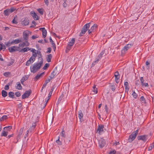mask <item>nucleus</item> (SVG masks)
I'll return each instance as SVG.
<instances>
[{"mask_svg":"<svg viewBox=\"0 0 154 154\" xmlns=\"http://www.w3.org/2000/svg\"><path fill=\"white\" fill-rule=\"evenodd\" d=\"M49 64L48 63H46L44 66L43 68V69L44 70H46L49 67Z\"/></svg>","mask_w":154,"mask_h":154,"instance_id":"41","label":"nucleus"},{"mask_svg":"<svg viewBox=\"0 0 154 154\" xmlns=\"http://www.w3.org/2000/svg\"><path fill=\"white\" fill-rule=\"evenodd\" d=\"M133 45V42H132L130 44H127V45H126V46H127L128 47V48H129H129H130Z\"/></svg>","mask_w":154,"mask_h":154,"instance_id":"48","label":"nucleus"},{"mask_svg":"<svg viewBox=\"0 0 154 154\" xmlns=\"http://www.w3.org/2000/svg\"><path fill=\"white\" fill-rule=\"evenodd\" d=\"M140 82L139 80H136L135 82V84L137 86H138L140 84Z\"/></svg>","mask_w":154,"mask_h":154,"instance_id":"64","label":"nucleus"},{"mask_svg":"<svg viewBox=\"0 0 154 154\" xmlns=\"http://www.w3.org/2000/svg\"><path fill=\"white\" fill-rule=\"evenodd\" d=\"M39 30L41 31L42 32L43 38H45L46 37L47 35L46 30L45 29L44 27L40 28H39Z\"/></svg>","mask_w":154,"mask_h":154,"instance_id":"17","label":"nucleus"},{"mask_svg":"<svg viewBox=\"0 0 154 154\" xmlns=\"http://www.w3.org/2000/svg\"><path fill=\"white\" fill-rule=\"evenodd\" d=\"M109 154H117V153L116 151L115 150H114L110 151Z\"/></svg>","mask_w":154,"mask_h":154,"instance_id":"53","label":"nucleus"},{"mask_svg":"<svg viewBox=\"0 0 154 154\" xmlns=\"http://www.w3.org/2000/svg\"><path fill=\"white\" fill-rule=\"evenodd\" d=\"M31 93L32 91L30 89L26 91L24 94L22 95V99H23L28 98Z\"/></svg>","mask_w":154,"mask_h":154,"instance_id":"7","label":"nucleus"},{"mask_svg":"<svg viewBox=\"0 0 154 154\" xmlns=\"http://www.w3.org/2000/svg\"><path fill=\"white\" fill-rule=\"evenodd\" d=\"M83 115L82 113V112L81 110H80L79 112L78 113V117L80 119H82L83 117Z\"/></svg>","mask_w":154,"mask_h":154,"instance_id":"32","label":"nucleus"},{"mask_svg":"<svg viewBox=\"0 0 154 154\" xmlns=\"http://www.w3.org/2000/svg\"><path fill=\"white\" fill-rule=\"evenodd\" d=\"M50 82V80H48V79L46 80L44 82V84L42 85V88H45L47 84Z\"/></svg>","mask_w":154,"mask_h":154,"instance_id":"31","label":"nucleus"},{"mask_svg":"<svg viewBox=\"0 0 154 154\" xmlns=\"http://www.w3.org/2000/svg\"><path fill=\"white\" fill-rule=\"evenodd\" d=\"M67 0H64V3L63 4V6L64 8H66L67 6V4L66 2H67Z\"/></svg>","mask_w":154,"mask_h":154,"instance_id":"47","label":"nucleus"},{"mask_svg":"<svg viewBox=\"0 0 154 154\" xmlns=\"http://www.w3.org/2000/svg\"><path fill=\"white\" fill-rule=\"evenodd\" d=\"M114 76L115 77V82L116 83L118 84L119 82V79L120 77V75L118 71H116L114 73Z\"/></svg>","mask_w":154,"mask_h":154,"instance_id":"13","label":"nucleus"},{"mask_svg":"<svg viewBox=\"0 0 154 154\" xmlns=\"http://www.w3.org/2000/svg\"><path fill=\"white\" fill-rule=\"evenodd\" d=\"M92 90L94 92L95 94H97L98 92L97 89L96 88V86L94 85L93 87Z\"/></svg>","mask_w":154,"mask_h":154,"instance_id":"43","label":"nucleus"},{"mask_svg":"<svg viewBox=\"0 0 154 154\" xmlns=\"http://www.w3.org/2000/svg\"><path fill=\"white\" fill-rule=\"evenodd\" d=\"M2 94L3 97H5L8 95V93L5 91L2 90Z\"/></svg>","mask_w":154,"mask_h":154,"instance_id":"26","label":"nucleus"},{"mask_svg":"<svg viewBox=\"0 0 154 154\" xmlns=\"http://www.w3.org/2000/svg\"><path fill=\"white\" fill-rule=\"evenodd\" d=\"M8 96L10 98H14V93L13 92L10 91L8 93Z\"/></svg>","mask_w":154,"mask_h":154,"instance_id":"27","label":"nucleus"},{"mask_svg":"<svg viewBox=\"0 0 154 154\" xmlns=\"http://www.w3.org/2000/svg\"><path fill=\"white\" fill-rule=\"evenodd\" d=\"M27 51L26 48H23L19 51V52H25Z\"/></svg>","mask_w":154,"mask_h":154,"instance_id":"46","label":"nucleus"},{"mask_svg":"<svg viewBox=\"0 0 154 154\" xmlns=\"http://www.w3.org/2000/svg\"><path fill=\"white\" fill-rule=\"evenodd\" d=\"M11 74V72H6L3 73V75L5 77H8V75Z\"/></svg>","mask_w":154,"mask_h":154,"instance_id":"44","label":"nucleus"},{"mask_svg":"<svg viewBox=\"0 0 154 154\" xmlns=\"http://www.w3.org/2000/svg\"><path fill=\"white\" fill-rule=\"evenodd\" d=\"M30 14L35 20H38L39 17L34 11H31L30 12Z\"/></svg>","mask_w":154,"mask_h":154,"instance_id":"16","label":"nucleus"},{"mask_svg":"<svg viewBox=\"0 0 154 154\" xmlns=\"http://www.w3.org/2000/svg\"><path fill=\"white\" fill-rule=\"evenodd\" d=\"M50 39V42L51 43V44L52 45V46L56 45L55 44L54 41L52 39Z\"/></svg>","mask_w":154,"mask_h":154,"instance_id":"50","label":"nucleus"},{"mask_svg":"<svg viewBox=\"0 0 154 154\" xmlns=\"http://www.w3.org/2000/svg\"><path fill=\"white\" fill-rule=\"evenodd\" d=\"M52 35L54 36V38H60V37L59 36L57 35L54 33L52 34Z\"/></svg>","mask_w":154,"mask_h":154,"instance_id":"58","label":"nucleus"},{"mask_svg":"<svg viewBox=\"0 0 154 154\" xmlns=\"http://www.w3.org/2000/svg\"><path fill=\"white\" fill-rule=\"evenodd\" d=\"M14 61L15 60L14 59H11L10 62L8 63V64H7V66H11L14 62Z\"/></svg>","mask_w":154,"mask_h":154,"instance_id":"34","label":"nucleus"},{"mask_svg":"<svg viewBox=\"0 0 154 154\" xmlns=\"http://www.w3.org/2000/svg\"><path fill=\"white\" fill-rule=\"evenodd\" d=\"M91 25V22H89L85 25L82 28L79 35L80 36H83L88 30L89 36L94 37L95 36V32L97 28L98 25L96 24H94L91 27L90 29H89L90 26Z\"/></svg>","mask_w":154,"mask_h":154,"instance_id":"1","label":"nucleus"},{"mask_svg":"<svg viewBox=\"0 0 154 154\" xmlns=\"http://www.w3.org/2000/svg\"><path fill=\"white\" fill-rule=\"evenodd\" d=\"M29 20L27 18H25L24 20L22 22V24L24 26H26L28 25L29 23Z\"/></svg>","mask_w":154,"mask_h":154,"instance_id":"19","label":"nucleus"},{"mask_svg":"<svg viewBox=\"0 0 154 154\" xmlns=\"http://www.w3.org/2000/svg\"><path fill=\"white\" fill-rule=\"evenodd\" d=\"M52 55L51 54H49L47 55V57L46 58V60L49 62L51 61V59L52 58Z\"/></svg>","mask_w":154,"mask_h":154,"instance_id":"25","label":"nucleus"},{"mask_svg":"<svg viewBox=\"0 0 154 154\" xmlns=\"http://www.w3.org/2000/svg\"><path fill=\"white\" fill-rule=\"evenodd\" d=\"M154 147V145H152V144H151L148 147V150H151Z\"/></svg>","mask_w":154,"mask_h":154,"instance_id":"49","label":"nucleus"},{"mask_svg":"<svg viewBox=\"0 0 154 154\" xmlns=\"http://www.w3.org/2000/svg\"><path fill=\"white\" fill-rule=\"evenodd\" d=\"M99 146L101 148H103L105 145V141L104 139H100L99 140Z\"/></svg>","mask_w":154,"mask_h":154,"instance_id":"14","label":"nucleus"},{"mask_svg":"<svg viewBox=\"0 0 154 154\" xmlns=\"http://www.w3.org/2000/svg\"><path fill=\"white\" fill-rule=\"evenodd\" d=\"M43 63V58L41 59V60L40 61L39 63H37L35 64L32 67L30 66V71L31 72L33 73H35L41 67Z\"/></svg>","mask_w":154,"mask_h":154,"instance_id":"2","label":"nucleus"},{"mask_svg":"<svg viewBox=\"0 0 154 154\" xmlns=\"http://www.w3.org/2000/svg\"><path fill=\"white\" fill-rule=\"evenodd\" d=\"M140 79L141 83V85H142L143 84V82L144 81V80L143 77H141L140 78Z\"/></svg>","mask_w":154,"mask_h":154,"instance_id":"63","label":"nucleus"},{"mask_svg":"<svg viewBox=\"0 0 154 154\" xmlns=\"http://www.w3.org/2000/svg\"><path fill=\"white\" fill-rule=\"evenodd\" d=\"M139 130V129H137V130L132 132L131 134L129 135L128 139L129 142H131L134 140L138 134Z\"/></svg>","mask_w":154,"mask_h":154,"instance_id":"4","label":"nucleus"},{"mask_svg":"<svg viewBox=\"0 0 154 154\" xmlns=\"http://www.w3.org/2000/svg\"><path fill=\"white\" fill-rule=\"evenodd\" d=\"M140 100L142 102V104H146V102L143 96H142L140 98Z\"/></svg>","mask_w":154,"mask_h":154,"instance_id":"24","label":"nucleus"},{"mask_svg":"<svg viewBox=\"0 0 154 154\" xmlns=\"http://www.w3.org/2000/svg\"><path fill=\"white\" fill-rule=\"evenodd\" d=\"M60 135L62 137H65V132L63 130L60 133Z\"/></svg>","mask_w":154,"mask_h":154,"instance_id":"51","label":"nucleus"},{"mask_svg":"<svg viewBox=\"0 0 154 154\" xmlns=\"http://www.w3.org/2000/svg\"><path fill=\"white\" fill-rule=\"evenodd\" d=\"M25 40V41L22 43H20L18 47H23L25 46H28L29 45V44L28 42V39H24Z\"/></svg>","mask_w":154,"mask_h":154,"instance_id":"12","label":"nucleus"},{"mask_svg":"<svg viewBox=\"0 0 154 154\" xmlns=\"http://www.w3.org/2000/svg\"><path fill=\"white\" fill-rule=\"evenodd\" d=\"M16 10V8L14 7H11L10 9H6L4 11L3 14L6 16H8Z\"/></svg>","mask_w":154,"mask_h":154,"instance_id":"6","label":"nucleus"},{"mask_svg":"<svg viewBox=\"0 0 154 154\" xmlns=\"http://www.w3.org/2000/svg\"><path fill=\"white\" fill-rule=\"evenodd\" d=\"M5 49V46L2 43L0 44V51L3 49L4 50Z\"/></svg>","mask_w":154,"mask_h":154,"instance_id":"36","label":"nucleus"},{"mask_svg":"<svg viewBox=\"0 0 154 154\" xmlns=\"http://www.w3.org/2000/svg\"><path fill=\"white\" fill-rule=\"evenodd\" d=\"M124 86H125V91L126 92H128L129 88L128 86V82H125L124 83Z\"/></svg>","mask_w":154,"mask_h":154,"instance_id":"20","label":"nucleus"},{"mask_svg":"<svg viewBox=\"0 0 154 154\" xmlns=\"http://www.w3.org/2000/svg\"><path fill=\"white\" fill-rule=\"evenodd\" d=\"M29 75H25L20 80L21 83L23 85L24 82L27 80L28 79Z\"/></svg>","mask_w":154,"mask_h":154,"instance_id":"18","label":"nucleus"},{"mask_svg":"<svg viewBox=\"0 0 154 154\" xmlns=\"http://www.w3.org/2000/svg\"><path fill=\"white\" fill-rule=\"evenodd\" d=\"M105 110H106V113H109V112H108L109 108L107 107V106L106 105H105Z\"/></svg>","mask_w":154,"mask_h":154,"instance_id":"60","label":"nucleus"},{"mask_svg":"<svg viewBox=\"0 0 154 154\" xmlns=\"http://www.w3.org/2000/svg\"><path fill=\"white\" fill-rule=\"evenodd\" d=\"M51 48H47V51L46 52L47 53L49 54L51 53Z\"/></svg>","mask_w":154,"mask_h":154,"instance_id":"54","label":"nucleus"},{"mask_svg":"<svg viewBox=\"0 0 154 154\" xmlns=\"http://www.w3.org/2000/svg\"><path fill=\"white\" fill-rule=\"evenodd\" d=\"M36 125V122L33 123L32 126L29 128L28 130L27 131V134L29 132L31 133L33 132L35 130Z\"/></svg>","mask_w":154,"mask_h":154,"instance_id":"11","label":"nucleus"},{"mask_svg":"<svg viewBox=\"0 0 154 154\" xmlns=\"http://www.w3.org/2000/svg\"><path fill=\"white\" fill-rule=\"evenodd\" d=\"M56 142L59 145L61 144V142L60 141V137H58V140H56Z\"/></svg>","mask_w":154,"mask_h":154,"instance_id":"59","label":"nucleus"},{"mask_svg":"<svg viewBox=\"0 0 154 154\" xmlns=\"http://www.w3.org/2000/svg\"><path fill=\"white\" fill-rule=\"evenodd\" d=\"M31 63V62L30 61V60H29L26 62V66H29Z\"/></svg>","mask_w":154,"mask_h":154,"instance_id":"61","label":"nucleus"},{"mask_svg":"<svg viewBox=\"0 0 154 154\" xmlns=\"http://www.w3.org/2000/svg\"><path fill=\"white\" fill-rule=\"evenodd\" d=\"M32 23L34 24L33 25H32L30 27H35L36 26V22H35L33 20L32 22Z\"/></svg>","mask_w":154,"mask_h":154,"instance_id":"56","label":"nucleus"},{"mask_svg":"<svg viewBox=\"0 0 154 154\" xmlns=\"http://www.w3.org/2000/svg\"><path fill=\"white\" fill-rule=\"evenodd\" d=\"M8 118V116L6 115L3 116L2 117L0 118V121H2L5 119Z\"/></svg>","mask_w":154,"mask_h":154,"instance_id":"35","label":"nucleus"},{"mask_svg":"<svg viewBox=\"0 0 154 154\" xmlns=\"http://www.w3.org/2000/svg\"><path fill=\"white\" fill-rule=\"evenodd\" d=\"M75 39H71L68 42L65 51L66 53H68L72 49V47L75 43Z\"/></svg>","mask_w":154,"mask_h":154,"instance_id":"3","label":"nucleus"},{"mask_svg":"<svg viewBox=\"0 0 154 154\" xmlns=\"http://www.w3.org/2000/svg\"><path fill=\"white\" fill-rule=\"evenodd\" d=\"M12 128V127L11 126H8L4 127L3 128L5 131H10V130Z\"/></svg>","mask_w":154,"mask_h":154,"instance_id":"28","label":"nucleus"},{"mask_svg":"<svg viewBox=\"0 0 154 154\" xmlns=\"http://www.w3.org/2000/svg\"><path fill=\"white\" fill-rule=\"evenodd\" d=\"M15 95L17 97H19L20 96L21 94L19 91L15 93Z\"/></svg>","mask_w":154,"mask_h":154,"instance_id":"55","label":"nucleus"},{"mask_svg":"<svg viewBox=\"0 0 154 154\" xmlns=\"http://www.w3.org/2000/svg\"><path fill=\"white\" fill-rule=\"evenodd\" d=\"M37 54H38V57L39 58H41V59L42 58V55L41 53V52L40 51H37Z\"/></svg>","mask_w":154,"mask_h":154,"instance_id":"42","label":"nucleus"},{"mask_svg":"<svg viewBox=\"0 0 154 154\" xmlns=\"http://www.w3.org/2000/svg\"><path fill=\"white\" fill-rule=\"evenodd\" d=\"M104 125H100L98 126V128L97 130V132H98L99 134H101L102 132H104L103 128Z\"/></svg>","mask_w":154,"mask_h":154,"instance_id":"15","label":"nucleus"},{"mask_svg":"<svg viewBox=\"0 0 154 154\" xmlns=\"http://www.w3.org/2000/svg\"><path fill=\"white\" fill-rule=\"evenodd\" d=\"M4 130L2 131L1 134V136L6 137L7 136V133Z\"/></svg>","mask_w":154,"mask_h":154,"instance_id":"39","label":"nucleus"},{"mask_svg":"<svg viewBox=\"0 0 154 154\" xmlns=\"http://www.w3.org/2000/svg\"><path fill=\"white\" fill-rule=\"evenodd\" d=\"M129 49L126 45L125 46L121 51V54H124Z\"/></svg>","mask_w":154,"mask_h":154,"instance_id":"22","label":"nucleus"},{"mask_svg":"<svg viewBox=\"0 0 154 154\" xmlns=\"http://www.w3.org/2000/svg\"><path fill=\"white\" fill-rule=\"evenodd\" d=\"M133 91V92L132 94V95L134 98H137L138 96L137 94L134 91Z\"/></svg>","mask_w":154,"mask_h":154,"instance_id":"40","label":"nucleus"},{"mask_svg":"<svg viewBox=\"0 0 154 154\" xmlns=\"http://www.w3.org/2000/svg\"><path fill=\"white\" fill-rule=\"evenodd\" d=\"M20 49V48L19 47L14 46L12 47L9 48H8V50L10 52H13L16 51H19Z\"/></svg>","mask_w":154,"mask_h":154,"instance_id":"9","label":"nucleus"},{"mask_svg":"<svg viewBox=\"0 0 154 154\" xmlns=\"http://www.w3.org/2000/svg\"><path fill=\"white\" fill-rule=\"evenodd\" d=\"M57 72V68H55L53 71L52 72L51 74V76L54 77V76L56 75Z\"/></svg>","mask_w":154,"mask_h":154,"instance_id":"21","label":"nucleus"},{"mask_svg":"<svg viewBox=\"0 0 154 154\" xmlns=\"http://www.w3.org/2000/svg\"><path fill=\"white\" fill-rule=\"evenodd\" d=\"M31 35V32L29 31H25L23 33V38H28L29 36Z\"/></svg>","mask_w":154,"mask_h":154,"instance_id":"10","label":"nucleus"},{"mask_svg":"<svg viewBox=\"0 0 154 154\" xmlns=\"http://www.w3.org/2000/svg\"><path fill=\"white\" fill-rule=\"evenodd\" d=\"M111 89L112 90L114 91L116 90V87H115V85H112L111 86Z\"/></svg>","mask_w":154,"mask_h":154,"instance_id":"52","label":"nucleus"},{"mask_svg":"<svg viewBox=\"0 0 154 154\" xmlns=\"http://www.w3.org/2000/svg\"><path fill=\"white\" fill-rule=\"evenodd\" d=\"M37 52L36 53L35 52L34 53H33L32 57L35 58L37 56Z\"/></svg>","mask_w":154,"mask_h":154,"instance_id":"62","label":"nucleus"},{"mask_svg":"<svg viewBox=\"0 0 154 154\" xmlns=\"http://www.w3.org/2000/svg\"><path fill=\"white\" fill-rule=\"evenodd\" d=\"M48 102L45 101L44 102H43L41 104V107L42 109H44L45 107Z\"/></svg>","mask_w":154,"mask_h":154,"instance_id":"38","label":"nucleus"},{"mask_svg":"<svg viewBox=\"0 0 154 154\" xmlns=\"http://www.w3.org/2000/svg\"><path fill=\"white\" fill-rule=\"evenodd\" d=\"M147 137V135H143L138 136L137 138L138 140H142L145 142L148 139Z\"/></svg>","mask_w":154,"mask_h":154,"instance_id":"8","label":"nucleus"},{"mask_svg":"<svg viewBox=\"0 0 154 154\" xmlns=\"http://www.w3.org/2000/svg\"><path fill=\"white\" fill-rule=\"evenodd\" d=\"M23 128H20V131L18 133V134L17 135V138L18 137L19 138H20L21 135V134L23 133Z\"/></svg>","mask_w":154,"mask_h":154,"instance_id":"29","label":"nucleus"},{"mask_svg":"<svg viewBox=\"0 0 154 154\" xmlns=\"http://www.w3.org/2000/svg\"><path fill=\"white\" fill-rule=\"evenodd\" d=\"M16 88L18 90H21L22 89V87L20 82H17L16 85Z\"/></svg>","mask_w":154,"mask_h":154,"instance_id":"23","label":"nucleus"},{"mask_svg":"<svg viewBox=\"0 0 154 154\" xmlns=\"http://www.w3.org/2000/svg\"><path fill=\"white\" fill-rule=\"evenodd\" d=\"M37 11L38 12L41 14L43 15L44 14V11L43 9L42 8H38L37 9Z\"/></svg>","mask_w":154,"mask_h":154,"instance_id":"37","label":"nucleus"},{"mask_svg":"<svg viewBox=\"0 0 154 154\" xmlns=\"http://www.w3.org/2000/svg\"><path fill=\"white\" fill-rule=\"evenodd\" d=\"M35 58L33 57H30L29 60H30V61H32V63L35 60Z\"/></svg>","mask_w":154,"mask_h":154,"instance_id":"57","label":"nucleus"},{"mask_svg":"<svg viewBox=\"0 0 154 154\" xmlns=\"http://www.w3.org/2000/svg\"><path fill=\"white\" fill-rule=\"evenodd\" d=\"M22 41V40L21 39H15L14 40H13L11 42L10 40L9 42L6 43L5 42V45L8 47H9L11 45H15L17 44H18L20 42Z\"/></svg>","mask_w":154,"mask_h":154,"instance_id":"5","label":"nucleus"},{"mask_svg":"<svg viewBox=\"0 0 154 154\" xmlns=\"http://www.w3.org/2000/svg\"><path fill=\"white\" fill-rule=\"evenodd\" d=\"M63 94H62L61 96H60V97H59L58 101L57 102V104L58 105L60 102V101H61V100H62V98L63 97Z\"/></svg>","mask_w":154,"mask_h":154,"instance_id":"30","label":"nucleus"},{"mask_svg":"<svg viewBox=\"0 0 154 154\" xmlns=\"http://www.w3.org/2000/svg\"><path fill=\"white\" fill-rule=\"evenodd\" d=\"M40 77V75H39L38 74L34 78V80L35 81H37L39 79Z\"/></svg>","mask_w":154,"mask_h":154,"instance_id":"45","label":"nucleus"},{"mask_svg":"<svg viewBox=\"0 0 154 154\" xmlns=\"http://www.w3.org/2000/svg\"><path fill=\"white\" fill-rule=\"evenodd\" d=\"M105 51L103 50V51L101 53L98 55L97 57L98 58L100 59L103 56V55L105 53Z\"/></svg>","mask_w":154,"mask_h":154,"instance_id":"33","label":"nucleus"}]
</instances>
